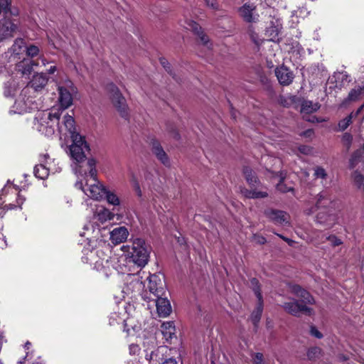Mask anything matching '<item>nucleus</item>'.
Returning a JSON list of instances; mask_svg holds the SVG:
<instances>
[{
    "mask_svg": "<svg viewBox=\"0 0 364 364\" xmlns=\"http://www.w3.org/2000/svg\"><path fill=\"white\" fill-rule=\"evenodd\" d=\"M353 140V136L349 133H345L342 136V141L343 145L347 148V149H350L351 145V142Z\"/></svg>",
    "mask_w": 364,
    "mask_h": 364,
    "instance_id": "44",
    "label": "nucleus"
},
{
    "mask_svg": "<svg viewBox=\"0 0 364 364\" xmlns=\"http://www.w3.org/2000/svg\"><path fill=\"white\" fill-rule=\"evenodd\" d=\"M253 240L256 243L259 245H264L267 242L266 238L264 236L258 234H255L253 235Z\"/></svg>",
    "mask_w": 364,
    "mask_h": 364,
    "instance_id": "48",
    "label": "nucleus"
},
{
    "mask_svg": "<svg viewBox=\"0 0 364 364\" xmlns=\"http://www.w3.org/2000/svg\"><path fill=\"white\" fill-rule=\"evenodd\" d=\"M160 63H161V65L166 70V71L170 73V74H171V72L170 70V66H169V63L168 62V60L164 58H160Z\"/></svg>",
    "mask_w": 364,
    "mask_h": 364,
    "instance_id": "51",
    "label": "nucleus"
},
{
    "mask_svg": "<svg viewBox=\"0 0 364 364\" xmlns=\"http://www.w3.org/2000/svg\"><path fill=\"white\" fill-rule=\"evenodd\" d=\"M353 113L350 114L346 118L338 122V129L340 131H344L352 123Z\"/></svg>",
    "mask_w": 364,
    "mask_h": 364,
    "instance_id": "37",
    "label": "nucleus"
},
{
    "mask_svg": "<svg viewBox=\"0 0 364 364\" xmlns=\"http://www.w3.org/2000/svg\"><path fill=\"white\" fill-rule=\"evenodd\" d=\"M49 156L48 154H42L40 156V164L36 165L33 169L34 176L40 179L46 178L50 173H56L61 171V168H52L51 164L53 162H48Z\"/></svg>",
    "mask_w": 364,
    "mask_h": 364,
    "instance_id": "12",
    "label": "nucleus"
},
{
    "mask_svg": "<svg viewBox=\"0 0 364 364\" xmlns=\"http://www.w3.org/2000/svg\"><path fill=\"white\" fill-rule=\"evenodd\" d=\"M129 235V231L125 227L114 228L110 232V240L112 243L117 245L126 241Z\"/></svg>",
    "mask_w": 364,
    "mask_h": 364,
    "instance_id": "22",
    "label": "nucleus"
},
{
    "mask_svg": "<svg viewBox=\"0 0 364 364\" xmlns=\"http://www.w3.org/2000/svg\"><path fill=\"white\" fill-rule=\"evenodd\" d=\"M131 183L132 184V186H133L134 190L136 192V195L139 197H141L142 192H141L139 183L138 182L136 178L134 175L132 176Z\"/></svg>",
    "mask_w": 364,
    "mask_h": 364,
    "instance_id": "43",
    "label": "nucleus"
},
{
    "mask_svg": "<svg viewBox=\"0 0 364 364\" xmlns=\"http://www.w3.org/2000/svg\"><path fill=\"white\" fill-rule=\"evenodd\" d=\"M277 236H279L280 238H282L283 240H284L285 242H287L289 245L290 246H293V245L294 244V241L288 238V237H284V235H280V234H277Z\"/></svg>",
    "mask_w": 364,
    "mask_h": 364,
    "instance_id": "53",
    "label": "nucleus"
},
{
    "mask_svg": "<svg viewBox=\"0 0 364 364\" xmlns=\"http://www.w3.org/2000/svg\"><path fill=\"white\" fill-rule=\"evenodd\" d=\"M31 345V343H30V342H28V341H27V342L26 343V344H25V348H26V349H28Z\"/></svg>",
    "mask_w": 364,
    "mask_h": 364,
    "instance_id": "64",
    "label": "nucleus"
},
{
    "mask_svg": "<svg viewBox=\"0 0 364 364\" xmlns=\"http://www.w3.org/2000/svg\"><path fill=\"white\" fill-rule=\"evenodd\" d=\"M186 25L183 26L188 29L192 31L195 34H196L200 38V43L206 46L208 49L210 48L211 43H209L208 37L203 33L201 29V27L195 21L192 20H187L185 22Z\"/></svg>",
    "mask_w": 364,
    "mask_h": 364,
    "instance_id": "19",
    "label": "nucleus"
},
{
    "mask_svg": "<svg viewBox=\"0 0 364 364\" xmlns=\"http://www.w3.org/2000/svg\"><path fill=\"white\" fill-rule=\"evenodd\" d=\"M98 219L101 221H106L112 220L113 218L112 213L106 208H101L97 210Z\"/></svg>",
    "mask_w": 364,
    "mask_h": 364,
    "instance_id": "36",
    "label": "nucleus"
},
{
    "mask_svg": "<svg viewBox=\"0 0 364 364\" xmlns=\"http://www.w3.org/2000/svg\"><path fill=\"white\" fill-rule=\"evenodd\" d=\"M299 151L300 153L305 155H309L312 154V148L306 145L300 146L299 147Z\"/></svg>",
    "mask_w": 364,
    "mask_h": 364,
    "instance_id": "47",
    "label": "nucleus"
},
{
    "mask_svg": "<svg viewBox=\"0 0 364 364\" xmlns=\"http://www.w3.org/2000/svg\"><path fill=\"white\" fill-rule=\"evenodd\" d=\"M144 347H146V350L154 348L156 346L155 338H151L150 341H144Z\"/></svg>",
    "mask_w": 364,
    "mask_h": 364,
    "instance_id": "50",
    "label": "nucleus"
},
{
    "mask_svg": "<svg viewBox=\"0 0 364 364\" xmlns=\"http://www.w3.org/2000/svg\"><path fill=\"white\" fill-rule=\"evenodd\" d=\"M108 203L112 205H119L120 204V200L119 197L112 191H109L105 189V195Z\"/></svg>",
    "mask_w": 364,
    "mask_h": 364,
    "instance_id": "32",
    "label": "nucleus"
},
{
    "mask_svg": "<svg viewBox=\"0 0 364 364\" xmlns=\"http://www.w3.org/2000/svg\"><path fill=\"white\" fill-rule=\"evenodd\" d=\"M148 289L150 292L149 297H156L166 295L165 284L156 274L149 277Z\"/></svg>",
    "mask_w": 364,
    "mask_h": 364,
    "instance_id": "16",
    "label": "nucleus"
},
{
    "mask_svg": "<svg viewBox=\"0 0 364 364\" xmlns=\"http://www.w3.org/2000/svg\"><path fill=\"white\" fill-rule=\"evenodd\" d=\"M121 250L130 262L138 267H143L148 263L149 251L145 241L141 238L134 240L131 245H122Z\"/></svg>",
    "mask_w": 364,
    "mask_h": 364,
    "instance_id": "5",
    "label": "nucleus"
},
{
    "mask_svg": "<svg viewBox=\"0 0 364 364\" xmlns=\"http://www.w3.org/2000/svg\"><path fill=\"white\" fill-rule=\"evenodd\" d=\"M129 349L131 353H135L139 350V347L136 345L132 344L129 346Z\"/></svg>",
    "mask_w": 364,
    "mask_h": 364,
    "instance_id": "54",
    "label": "nucleus"
},
{
    "mask_svg": "<svg viewBox=\"0 0 364 364\" xmlns=\"http://www.w3.org/2000/svg\"><path fill=\"white\" fill-rule=\"evenodd\" d=\"M25 200L26 199L24 197H23L21 195L18 194L16 198L15 204H13V203L6 204L4 205V208L6 209V210H14L17 208H21V205L24 203Z\"/></svg>",
    "mask_w": 364,
    "mask_h": 364,
    "instance_id": "35",
    "label": "nucleus"
},
{
    "mask_svg": "<svg viewBox=\"0 0 364 364\" xmlns=\"http://www.w3.org/2000/svg\"><path fill=\"white\" fill-rule=\"evenodd\" d=\"M7 70L5 66L0 65V75H6L7 73Z\"/></svg>",
    "mask_w": 364,
    "mask_h": 364,
    "instance_id": "60",
    "label": "nucleus"
},
{
    "mask_svg": "<svg viewBox=\"0 0 364 364\" xmlns=\"http://www.w3.org/2000/svg\"><path fill=\"white\" fill-rule=\"evenodd\" d=\"M128 326L127 321H124V331L127 332V333H130V329L127 328Z\"/></svg>",
    "mask_w": 364,
    "mask_h": 364,
    "instance_id": "62",
    "label": "nucleus"
},
{
    "mask_svg": "<svg viewBox=\"0 0 364 364\" xmlns=\"http://www.w3.org/2000/svg\"><path fill=\"white\" fill-rule=\"evenodd\" d=\"M331 82H336V86H343L346 82L350 81V76L346 72H337L335 73L330 77Z\"/></svg>",
    "mask_w": 364,
    "mask_h": 364,
    "instance_id": "24",
    "label": "nucleus"
},
{
    "mask_svg": "<svg viewBox=\"0 0 364 364\" xmlns=\"http://www.w3.org/2000/svg\"><path fill=\"white\" fill-rule=\"evenodd\" d=\"M57 68L55 65H51L50 68L47 70L48 73L49 74H53L56 71Z\"/></svg>",
    "mask_w": 364,
    "mask_h": 364,
    "instance_id": "58",
    "label": "nucleus"
},
{
    "mask_svg": "<svg viewBox=\"0 0 364 364\" xmlns=\"http://www.w3.org/2000/svg\"><path fill=\"white\" fill-rule=\"evenodd\" d=\"M243 174L247 181V183L252 187V189H247L246 188H242L240 189L241 193L247 198H264L268 196V193L266 191H257L256 188L257 185L259 184V181L257 179L255 173L249 167H245L243 168Z\"/></svg>",
    "mask_w": 364,
    "mask_h": 364,
    "instance_id": "8",
    "label": "nucleus"
},
{
    "mask_svg": "<svg viewBox=\"0 0 364 364\" xmlns=\"http://www.w3.org/2000/svg\"><path fill=\"white\" fill-rule=\"evenodd\" d=\"M55 129L58 132L60 138L63 136L65 139L67 137L72 139L75 136L80 135L76 132L74 118L69 114L64 115L61 122L58 121Z\"/></svg>",
    "mask_w": 364,
    "mask_h": 364,
    "instance_id": "11",
    "label": "nucleus"
},
{
    "mask_svg": "<svg viewBox=\"0 0 364 364\" xmlns=\"http://www.w3.org/2000/svg\"><path fill=\"white\" fill-rule=\"evenodd\" d=\"M275 75L279 83L283 85H289L294 79L293 73L284 66L276 68Z\"/></svg>",
    "mask_w": 364,
    "mask_h": 364,
    "instance_id": "21",
    "label": "nucleus"
},
{
    "mask_svg": "<svg viewBox=\"0 0 364 364\" xmlns=\"http://www.w3.org/2000/svg\"><path fill=\"white\" fill-rule=\"evenodd\" d=\"M205 3L207 6L213 9H217L218 7V4L217 0H205Z\"/></svg>",
    "mask_w": 364,
    "mask_h": 364,
    "instance_id": "49",
    "label": "nucleus"
},
{
    "mask_svg": "<svg viewBox=\"0 0 364 364\" xmlns=\"http://www.w3.org/2000/svg\"><path fill=\"white\" fill-rule=\"evenodd\" d=\"M250 285L255 292L257 299L258 304L255 309V311L252 313L251 320L255 326H257V323L259 321L261 318V316L263 311V299L262 296L260 291V287L259 285V282L256 278H252L250 281Z\"/></svg>",
    "mask_w": 364,
    "mask_h": 364,
    "instance_id": "13",
    "label": "nucleus"
},
{
    "mask_svg": "<svg viewBox=\"0 0 364 364\" xmlns=\"http://www.w3.org/2000/svg\"><path fill=\"white\" fill-rule=\"evenodd\" d=\"M71 141L72 143L68 146L66 151L75 164V166L73 168L75 174L83 176V175H87V161L85 162V152L89 151V146L81 135L73 136Z\"/></svg>",
    "mask_w": 364,
    "mask_h": 364,
    "instance_id": "4",
    "label": "nucleus"
},
{
    "mask_svg": "<svg viewBox=\"0 0 364 364\" xmlns=\"http://www.w3.org/2000/svg\"><path fill=\"white\" fill-rule=\"evenodd\" d=\"M38 63L31 59H23L16 65V70L21 75H30L33 66H37Z\"/></svg>",
    "mask_w": 364,
    "mask_h": 364,
    "instance_id": "23",
    "label": "nucleus"
},
{
    "mask_svg": "<svg viewBox=\"0 0 364 364\" xmlns=\"http://www.w3.org/2000/svg\"><path fill=\"white\" fill-rule=\"evenodd\" d=\"M47 83L48 77L46 74L43 73H36L33 76L28 85L22 90L21 95L26 97L27 94L31 92V90H33V92H39L46 87Z\"/></svg>",
    "mask_w": 364,
    "mask_h": 364,
    "instance_id": "15",
    "label": "nucleus"
},
{
    "mask_svg": "<svg viewBox=\"0 0 364 364\" xmlns=\"http://www.w3.org/2000/svg\"><path fill=\"white\" fill-rule=\"evenodd\" d=\"M253 364H263L264 363V358L263 355L261 353H257L252 355V356Z\"/></svg>",
    "mask_w": 364,
    "mask_h": 364,
    "instance_id": "46",
    "label": "nucleus"
},
{
    "mask_svg": "<svg viewBox=\"0 0 364 364\" xmlns=\"http://www.w3.org/2000/svg\"><path fill=\"white\" fill-rule=\"evenodd\" d=\"M326 235L321 230H314L309 235V240L316 245L324 243L326 242Z\"/></svg>",
    "mask_w": 364,
    "mask_h": 364,
    "instance_id": "29",
    "label": "nucleus"
},
{
    "mask_svg": "<svg viewBox=\"0 0 364 364\" xmlns=\"http://www.w3.org/2000/svg\"><path fill=\"white\" fill-rule=\"evenodd\" d=\"M291 291L298 299H291L282 304L284 310L293 316H298L300 313H304L307 315L312 314V309L307 306V304H312L314 302V298L305 289L299 285H293L291 287Z\"/></svg>",
    "mask_w": 364,
    "mask_h": 364,
    "instance_id": "2",
    "label": "nucleus"
},
{
    "mask_svg": "<svg viewBox=\"0 0 364 364\" xmlns=\"http://www.w3.org/2000/svg\"><path fill=\"white\" fill-rule=\"evenodd\" d=\"M48 162H53V164H51L52 168H60L59 166H58V164H55V160H54V159H51L49 157V159H48Z\"/></svg>",
    "mask_w": 364,
    "mask_h": 364,
    "instance_id": "59",
    "label": "nucleus"
},
{
    "mask_svg": "<svg viewBox=\"0 0 364 364\" xmlns=\"http://www.w3.org/2000/svg\"><path fill=\"white\" fill-rule=\"evenodd\" d=\"M26 52L28 56L33 58L38 55L40 50L36 46L31 45L28 47H26Z\"/></svg>",
    "mask_w": 364,
    "mask_h": 364,
    "instance_id": "39",
    "label": "nucleus"
},
{
    "mask_svg": "<svg viewBox=\"0 0 364 364\" xmlns=\"http://www.w3.org/2000/svg\"><path fill=\"white\" fill-rule=\"evenodd\" d=\"M314 176L316 177V178H326V172L325 171L324 168H323L322 167H316L314 170Z\"/></svg>",
    "mask_w": 364,
    "mask_h": 364,
    "instance_id": "45",
    "label": "nucleus"
},
{
    "mask_svg": "<svg viewBox=\"0 0 364 364\" xmlns=\"http://www.w3.org/2000/svg\"><path fill=\"white\" fill-rule=\"evenodd\" d=\"M59 93L58 101L60 107L65 109L73 104L72 93L75 91L73 83L70 80H65L63 83H60L58 87Z\"/></svg>",
    "mask_w": 364,
    "mask_h": 364,
    "instance_id": "10",
    "label": "nucleus"
},
{
    "mask_svg": "<svg viewBox=\"0 0 364 364\" xmlns=\"http://www.w3.org/2000/svg\"><path fill=\"white\" fill-rule=\"evenodd\" d=\"M41 63L43 66H46L48 63V62L44 58H41Z\"/></svg>",
    "mask_w": 364,
    "mask_h": 364,
    "instance_id": "63",
    "label": "nucleus"
},
{
    "mask_svg": "<svg viewBox=\"0 0 364 364\" xmlns=\"http://www.w3.org/2000/svg\"><path fill=\"white\" fill-rule=\"evenodd\" d=\"M321 354V349L318 347H313L308 350L307 357L309 360H314Z\"/></svg>",
    "mask_w": 364,
    "mask_h": 364,
    "instance_id": "38",
    "label": "nucleus"
},
{
    "mask_svg": "<svg viewBox=\"0 0 364 364\" xmlns=\"http://www.w3.org/2000/svg\"><path fill=\"white\" fill-rule=\"evenodd\" d=\"M264 215L272 222L278 225H284L289 222V215L282 210L267 209L264 211Z\"/></svg>",
    "mask_w": 364,
    "mask_h": 364,
    "instance_id": "18",
    "label": "nucleus"
},
{
    "mask_svg": "<svg viewBox=\"0 0 364 364\" xmlns=\"http://www.w3.org/2000/svg\"><path fill=\"white\" fill-rule=\"evenodd\" d=\"M255 6L253 4H245L238 11L240 16L247 22H255L258 16L255 14Z\"/></svg>",
    "mask_w": 364,
    "mask_h": 364,
    "instance_id": "20",
    "label": "nucleus"
},
{
    "mask_svg": "<svg viewBox=\"0 0 364 364\" xmlns=\"http://www.w3.org/2000/svg\"><path fill=\"white\" fill-rule=\"evenodd\" d=\"M92 228H93V225H91V224H87V225H85L84 226V230H87V231H89V230H90L91 229H92Z\"/></svg>",
    "mask_w": 364,
    "mask_h": 364,
    "instance_id": "61",
    "label": "nucleus"
},
{
    "mask_svg": "<svg viewBox=\"0 0 364 364\" xmlns=\"http://www.w3.org/2000/svg\"><path fill=\"white\" fill-rule=\"evenodd\" d=\"M354 182L360 190L364 187V176L357 172L353 175Z\"/></svg>",
    "mask_w": 364,
    "mask_h": 364,
    "instance_id": "41",
    "label": "nucleus"
},
{
    "mask_svg": "<svg viewBox=\"0 0 364 364\" xmlns=\"http://www.w3.org/2000/svg\"><path fill=\"white\" fill-rule=\"evenodd\" d=\"M282 29V22L279 18H275V26H269L266 29V35L269 40L274 41L279 36Z\"/></svg>",
    "mask_w": 364,
    "mask_h": 364,
    "instance_id": "25",
    "label": "nucleus"
},
{
    "mask_svg": "<svg viewBox=\"0 0 364 364\" xmlns=\"http://www.w3.org/2000/svg\"><path fill=\"white\" fill-rule=\"evenodd\" d=\"M148 299V302L153 301L155 304L159 316L166 317L171 314V306L166 295L156 297H149Z\"/></svg>",
    "mask_w": 364,
    "mask_h": 364,
    "instance_id": "17",
    "label": "nucleus"
},
{
    "mask_svg": "<svg viewBox=\"0 0 364 364\" xmlns=\"http://www.w3.org/2000/svg\"><path fill=\"white\" fill-rule=\"evenodd\" d=\"M285 174L282 172L280 173V181L277 184V188L278 191L282 193H287L289 191H293L294 188L292 186H287V184L284 183V178H285Z\"/></svg>",
    "mask_w": 364,
    "mask_h": 364,
    "instance_id": "33",
    "label": "nucleus"
},
{
    "mask_svg": "<svg viewBox=\"0 0 364 364\" xmlns=\"http://www.w3.org/2000/svg\"><path fill=\"white\" fill-rule=\"evenodd\" d=\"M311 334L317 338H321L323 337L322 333L315 327L311 328Z\"/></svg>",
    "mask_w": 364,
    "mask_h": 364,
    "instance_id": "52",
    "label": "nucleus"
},
{
    "mask_svg": "<svg viewBox=\"0 0 364 364\" xmlns=\"http://www.w3.org/2000/svg\"><path fill=\"white\" fill-rule=\"evenodd\" d=\"M26 47L24 40L23 38H17L15 40L11 50L14 55H18L26 51Z\"/></svg>",
    "mask_w": 364,
    "mask_h": 364,
    "instance_id": "30",
    "label": "nucleus"
},
{
    "mask_svg": "<svg viewBox=\"0 0 364 364\" xmlns=\"http://www.w3.org/2000/svg\"><path fill=\"white\" fill-rule=\"evenodd\" d=\"M364 108V103L357 109L355 113H353V117H357Z\"/></svg>",
    "mask_w": 364,
    "mask_h": 364,
    "instance_id": "56",
    "label": "nucleus"
},
{
    "mask_svg": "<svg viewBox=\"0 0 364 364\" xmlns=\"http://www.w3.org/2000/svg\"><path fill=\"white\" fill-rule=\"evenodd\" d=\"M335 203L327 191L321 192L318 196L315 206L305 209L306 215H311L318 210L316 215V223L326 229L331 228L338 223V213L334 208Z\"/></svg>",
    "mask_w": 364,
    "mask_h": 364,
    "instance_id": "1",
    "label": "nucleus"
},
{
    "mask_svg": "<svg viewBox=\"0 0 364 364\" xmlns=\"http://www.w3.org/2000/svg\"><path fill=\"white\" fill-rule=\"evenodd\" d=\"M361 87L358 86L352 89L348 93V97L343 101L342 106H345L349 102H355L363 97Z\"/></svg>",
    "mask_w": 364,
    "mask_h": 364,
    "instance_id": "26",
    "label": "nucleus"
},
{
    "mask_svg": "<svg viewBox=\"0 0 364 364\" xmlns=\"http://www.w3.org/2000/svg\"><path fill=\"white\" fill-rule=\"evenodd\" d=\"M87 171L85 185L82 181H77L75 187L81 189L85 195L95 200L102 198L105 192V187L97 179L96 161L90 159L87 162Z\"/></svg>",
    "mask_w": 364,
    "mask_h": 364,
    "instance_id": "3",
    "label": "nucleus"
},
{
    "mask_svg": "<svg viewBox=\"0 0 364 364\" xmlns=\"http://www.w3.org/2000/svg\"><path fill=\"white\" fill-rule=\"evenodd\" d=\"M18 87V83L14 78H11L10 80H9L7 82L4 84V95L6 97L14 95Z\"/></svg>",
    "mask_w": 364,
    "mask_h": 364,
    "instance_id": "31",
    "label": "nucleus"
},
{
    "mask_svg": "<svg viewBox=\"0 0 364 364\" xmlns=\"http://www.w3.org/2000/svg\"><path fill=\"white\" fill-rule=\"evenodd\" d=\"M302 111L309 113L316 112L319 109V105L317 103H313L311 101H305L302 104Z\"/></svg>",
    "mask_w": 364,
    "mask_h": 364,
    "instance_id": "34",
    "label": "nucleus"
},
{
    "mask_svg": "<svg viewBox=\"0 0 364 364\" xmlns=\"http://www.w3.org/2000/svg\"><path fill=\"white\" fill-rule=\"evenodd\" d=\"M153 153L156 155L157 159L165 166L169 165L168 158L159 144H154L152 149Z\"/></svg>",
    "mask_w": 364,
    "mask_h": 364,
    "instance_id": "28",
    "label": "nucleus"
},
{
    "mask_svg": "<svg viewBox=\"0 0 364 364\" xmlns=\"http://www.w3.org/2000/svg\"><path fill=\"white\" fill-rule=\"evenodd\" d=\"M18 30V24L16 20L9 17H4L0 19V39L11 38Z\"/></svg>",
    "mask_w": 364,
    "mask_h": 364,
    "instance_id": "14",
    "label": "nucleus"
},
{
    "mask_svg": "<svg viewBox=\"0 0 364 364\" xmlns=\"http://www.w3.org/2000/svg\"><path fill=\"white\" fill-rule=\"evenodd\" d=\"M161 333L166 341L171 339L175 335V326L173 322H164L161 326Z\"/></svg>",
    "mask_w": 364,
    "mask_h": 364,
    "instance_id": "27",
    "label": "nucleus"
},
{
    "mask_svg": "<svg viewBox=\"0 0 364 364\" xmlns=\"http://www.w3.org/2000/svg\"><path fill=\"white\" fill-rule=\"evenodd\" d=\"M85 256L82 257V261L93 265L97 271H102L105 276L112 274L109 267V257L105 255L101 250H85Z\"/></svg>",
    "mask_w": 364,
    "mask_h": 364,
    "instance_id": "7",
    "label": "nucleus"
},
{
    "mask_svg": "<svg viewBox=\"0 0 364 364\" xmlns=\"http://www.w3.org/2000/svg\"><path fill=\"white\" fill-rule=\"evenodd\" d=\"M163 364H177L176 361L175 359H173V358H168L167 360H166Z\"/></svg>",
    "mask_w": 364,
    "mask_h": 364,
    "instance_id": "57",
    "label": "nucleus"
},
{
    "mask_svg": "<svg viewBox=\"0 0 364 364\" xmlns=\"http://www.w3.org/2000/svg\"><path fill=\"white\" fill-rule=\"evenodd\" d=\"M326 241H329L333 247L339 246L343 243L342 240L334 235L326 237Z\"/></svg>",
    "mask_w": 364,
    "mask_h": 364,
    "instance_id": "42",
    "label": "nucleus"
},
{
    "mask_svg": "<svg viewBox=\"0 0 364 364\" xmlns=\"http://www.w3.org/2000/svg\"><path fill=\"white\" fill-rule=\"evenodd\" d=\"M107 91L112 104L117 109L119 115L127 119L129 117V107L125 97L122 95L119 89L113 83H109L107 86Z\"/></svg>",
    "mask_w": 364,
    "mask_h": 364,
    "instance_id": "9",
    "label": "nucleus"
},
{
    "mask_svg": "<svg viewBox=\"0 0 364 364\" xmlns=\"http://www.w3.org/2000/svg\"><path fill=\"white\" fill-rule=\"evenodd\" d=\"M313 134L314 132L311 129H308L306 132H303L301 135L306 137H310L313 135Z\"/></svg>",
    "mask_w": 364,
    "mask_h": 364,
    "instance_id": "55",
    "label": "nucleus"
},
{
    "mask_svg": "<svg viewBox=\"0 0 364 364\" xmlns=\"http://www.w3.org/2000/svg\"><path fill=\"white\" fill-rule=\"evenodd\" d=\"M61 112L58 109L38 112L34 119V127L46 136H52L55 131Z\"/></svg>",
    "mask_w": 364,
    "mask_h": 364,
    "instance_id": "6",
    "label": "nucleus"
},
{
    "mask_svg": "<svg viewBox=\"0 0 364 364\" xmlns=\"http://www.w3.org/2000/svg\"><path fill=\"white\" fill-rule=\"evenodd\" d=\"M248 34L252 39V41L256 44V45H260L262 43V39L259 37L258 34L253 31V28L252 26H250L248 28Z\"/></svg>",
    "mask_w": 364,
    "mask_h": 364,
    "instance_id": "40",
    "label": "nucleus"
}]
</instances>
